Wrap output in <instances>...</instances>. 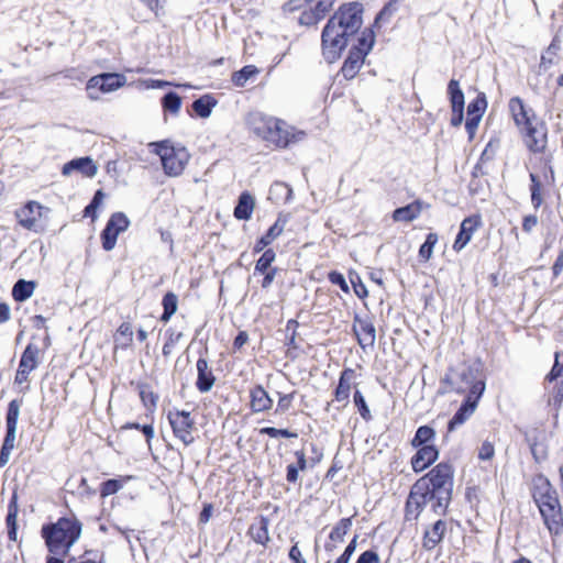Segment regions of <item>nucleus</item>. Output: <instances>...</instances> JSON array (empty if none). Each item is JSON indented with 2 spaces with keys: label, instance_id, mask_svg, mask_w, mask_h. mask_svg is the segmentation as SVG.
Instances as JSON below:
<instances>
[{
  "label": "nucleus",
  "instance_id": "nucleus-50",
  "mask_svg": "<svg viewBox=\"0 0 563 563\" xmlns=\"http://www.w3.org/2000/svg\"><path fill=\"white\" fill-rule=\"evenodd\" d=\"M261 434H267L271 438H297L298 434L296 432H291L287 429H277L274 427H265L260 430Z\"/></svg>",
  "mask_w": 563,
  "mask_h": 563
},
{
  "label": "nucleus",
  "instance_id": "nucleus-36",
  "mask_svg": "<svg viewBox=\"0 0 563 563\" xmlns=\"http://www.w3.org/2000/svg\"><path fill=\"white\" fill-rule=\"evenodd\" d=\"M352 527L351 518L341 519L331 530L329 534V539L336 542L342 543L344 541V537L349 532Z\"/></svg>",
  "mask_w": 563,
  "mask_h": 563
},
{
  "label": "nucleus",
  "instance_id": "nucleus-19",
  "mask_svg": "<svg viewBox=\"0 0 563 563\" xmlns=\"http://www.w3.org/2000/svg\"><path fill=\"white\" fill-rule=\"evenodd\" d=\"M439 456V452L434 445L419 446V450L411 459V466L416 473L424 471Z\"/></svg>",
  "mask_w": 563,
  "mask_h": 563
},
{
  "label": "nucleus",
  "instance_id": "nucleus-57",
  "mask_svg": "<svg viewBox=\"0 0 563 563\" xmlns=\"http://www.w3.org/2000/svg\"><path fill=\"white\" fill-rule=\"evenodd\" d=\"M404 0H390L379 12V14L376 18V22L380 19L389 18L398 9V4L402 2Z\"/></svg>",
  "mask_w": 563,
  "mask_h": 563
},
{
  "label": "nucleus",
  "instance_id": "nucleus-48",
  "mask_svg": "<svg viewBox=\"0 0 563 563\" xmlns=\"http://www.w3.org/2000/svg\"><path fill=\"white\" fill-rule=\"evenodd\" d=\"M550 382H558L563 386V362L560 361V354L555 353V362L554 365L547 377Z\"/></svg>",
  "mask_w": 563,
  "mask_h": 563
},
{
  "label": "nucleus",
  "instance_id": "nucleus-64",
  "mask_svg": "<svg viewBox=\"0 0 563 563\" xmlns=\"http://www.w3.org/2000/svg\"><path fill=\"white\" fill-rule=\"evenodd\" d=\"M537 224H538L537 216H532V214L526 216L522 221V230L527 233H530L537 227Z\"/></svg>",
  "mask_w": 563,
  "mask_h": 563
},
{
  "label": "nucleus",
  "instance_id": "nucleus-5",
  "mask_svg": "<svg viewBox=\"0 0 563 563\" xmlns=\"http://www.w3.org/2000/svg\"><path fill=\"white\" fill-rule=\"evenodd\" d=\"M151 152L161 157L164 172L167 176L177 177L183 174L190 155L185 147H175L170 141L152 142Z\"/></svg>",
  "mask_w": 563,
  "mask_h": 563
},
{
  "label": "nucleus",
  "instance_id": "nucleus-29",
  "mask_svg": "<svg viewBox=\"0 0 563 563\" xmlns=\"http://www.w3.org/2000/svg\"><path fill=\"white\" fill-rule=\"evenodd\" d=\"M35 286L34 282H27L24 279L18 280L12 289L14 300L22 302L29 299L33 295Z\"/></svg>",
  "mask_w": 563,
  "mask_h": 563
},
{
  "label": "nucleus",
  "instance_id": "nucleus-38",
  "mask_svg": "<svg viewBox=\"0 0 563 563\" xmlns=\"http://www.w3.org/2000/svg\"><path fill=\"white\" fill-rule=\"evenodd\" d=\"M162 305L164 307V312L161 317V320L167 322L172 318V316L177 311L178 297L174 292H167L163 297Z\"/></svg>",
  "mask_w": 563,
  "mask_h": 563
},
{
  "label": "nucleus",
  "instance_id": "nucleus-40",
  "mask_svg": "<svg viewBox=\"0 0 563 563\" xmlns=\"http://www.w3.org/2000/svg\"><path fill=\"white\" fill-rule=\"evenodd\" d=\"M434 430L428 426H421L416 431L415 438L411 441L413 448L428 445L427 443L434 438Z\"/></svg>",
  "mask_w": 563,
  "mask_h": 563
},
{
  "label": "nucleus",
  "instance_id": "nucleus-31",
  "mask_svg": "<svg viewBox=\"0 0 563 563\" xmlns=\"http://www.w3.org/2000/svg\"><path fill=\"white\" fill-rule=\"evenodd\" d=\"M530 191H531V203L534 209H538L543 203V186L544 183L539 175L533 173L530 174Z\"/></svg>",
  "mask_w": 563,
  "mask_h": 563
},
{
  "label": "nucleus",
  "instance_id": "nucleus-51",
  "mask_svg": "<svg viewBox=\"0 0 563 563\" xmlns=\"http://www.w3.org/2000/svg\"><path fill=\"white\" fill-rule=\"evenodd\" d=\"M486 99L485 97H477L474 101H472L467 107V115L474 117L479 114V118L483 117V113L486 108Z\"/></svg>",
  "mask_w": 563,
  "mask_h": 563
},
{
  "label": "nucleus",
  "instance_id": "nucleus-45",
  "mask_svg": "<svg viewBox=\"0 0 563 563\" xmlns=\"http://www.w3.org/2000/svg\"><path fill=\"white\" fill-rule=\"evenodd\" d=\"M438 242V235L435 233H429L424 243L420 246L419 256L428 261L433 252V247Z\"/></svg>",
  "mask_w": 563,
  "mask_h": 563
},
{
  "label": "nucleus",
  "instance_id": "nucleus-56",
  "mask_svg": "<svg viewBox=\"0 0 563 563\" xmlns=\"http://www.w3.org/2000/svg\"><path fill=\"white\" fill-rule=\"evenodd\" d=\"M495 455L494 444L489 441H484L478 450V457L483 461H489Z\"/></svg>",
  "mask_w": 563,
  "mask_h": 563
},
{
  "label": "nucleus",
  "instance_id": "nucleus-41",
  "mask_svg": "<svg viewBox=\"0 0 563 563\" xmlns=\"http://www.w3.org/2000/svg\"><path fill=\"white\" fill-rule=\"evenodd\" d=\"M256 74V67L253 65H247L232 75V81L236 87H244L247 80Z\"/></svg>",
  "mask_w": 563,
  "mask_h": 563
},
{
  "label": "nucleus",
  "instance_id": "nucleus-14",
  "mask_svg": "<svg viewBox=\"0 0 563 563\" xmlns=\"http://www.w3.org/2000/svg\"><path fill=\"white\" fill-rule=\"evenodd\" d=\"M21 401L13 399L9 402L5 422H7V433L3 440L2 449L4 450H13L15 438H16V429H18V420L20 416Z\"/></svg>",
  "mask_w": 563,
  "mask_h": 563
},
{
  "label": "nucleus",
  "instance_id": "nucleus-23",
  "mask_svg": "<svg viewBox=\"0 0 563 563\" xmlns=\"http://www.w3.org/2000/svg\"><path fill=\"white\" fill-rule=\"evenodd\" d=\"M74 170H78L87 177H93L98 168L90 157H80L66 163L63 166V175L69 176Z\"/></svg>",
  "mask_w": 563,
  "mask_h": 563
},
{
  "label": "nucleus",
  "instance_id": "nucleus-15",
  "mask_svg": "<svg viewBox=\"0 0 563 563\" xmlns=\"http://www.w3.org/2000/svg\"><path fill=\"white\" fill-rule=\"evenodd\" d=\"M312 2L309 10H305L299 16V23L302 25H313L322 20L332 9L335 0H306Z\"/></svg>",
  "mask_w": 563,
  "mask_h": 563
},
{
  "label": "nucleus",
  "instance_id": "nucleus-54",
  "mask_svg": "<svg viewBox=\"0 0 563 563\" xmlns=\"http://www.w3.org/2000/svg\"><path fill=\"white\" fill-rule=\"evenodd\" d=\"M140 397L144 406L148 407H156L157 396L154 395L153 391H151L146 385H140Z\"/></svg>",
  "mask_w": 563,
  "mask_h": 563
},
{
  "label": "nucleus",
  "instance_id": "nucleus-7",
  "mask_svg": "<svg viewBox=\"0 0 563 563\" xmlns=\"http://www.w3.org/2000/svg\"><path fill=\"white\" fill-rule=\"evenodd\" d=\"M363 7L361 3L351 2L343 4L339 10L328 20L325 24V37L338 23L344 27L345 32H356L361 29L363 19Z\"/></svg>",
  "mask_w": 563,
  "mask_h": 563
},
{
  "label": "nucleus",
  "instance_id": "nucleus-27",
  "mask_svg": "<svg viewBox=\"0 0 563 563\" xmlns=\"http://www.w3.org/2000/svg\"><path fill=\"white\" fill-rule=\"evenodd\" d=\"M40 347L36 344L29 343L21 355L19 367L31 373L40 365Z\"/></svg>",
  "mask_w": 563,
  "mask_h": 563
},
{
  "label": "nucleus",
  "instance_id": "nucleus-13",
  "mask_svg": "<svg viewBox=\"0 0 563 563\" xmlns=\"http://www.w3.org/2000/svg\"><path fill=\"white\" fill-rule=\"evenodd\" d=\"M522 132L525 133V142L530 151L534 153L544 151L548 142V130L543 121L537 119Z\"/></svg>",
  "mask_w": 563,
  "mask_h": 563
},
{
  "label": "nucleus",
  "instance_id": "nucleus-59",
  "mask_svg": "<svg viewBox=\"0 0 563 563\" xmlns=\"http://www.w3.org/2000/svg\"><path fill=\"white\" fill-rule=\"evenodd\" d=\"M559 51V45L555 42H552L545 53L541 56V65H551L553 63V57L556 55Z\"/></svg>",
  "mask_w": 563,
  "mask_h": 563
},
{
  "label": "nucleus",
  "instance_id": "nucleus-22",
  "mask_svg": "<svg viewBox=\"0 0 563 563\" xmlns=\"http://www.w3.org/2000/svg\"><path fill=\"white\" fill-rule=\"evenodd\" d=\"M479 399L473 397H466L465 401L461 405L459 410L454 413L452 419L449 421V431L455 430L462 426L475 411Z\"/></svg>",
  "mask_w": 563,
  "mask_h": 563
},
{
  "label": "nucleus",
  "instance_id": "nucleus-11",
  "mask_svg": "<svg viewBox=\"0 0 563 563\" xmlns=\"http://www.w3.org/2000/svg\"><path fill=\"white\" fill-rule=\"evenodd\" d=\"M49 212V208L42 206L36 201H29L24 207L15 211V216L21 227L40 232L42 229H40L37 220L41 218H47Z\"/></svg>",
  "mask_w": 563,
  "mask_h": 563
},
{
  "label": "nucleus",
  "instance_id": "nucleus-9",
  "mask_svg": "<svg viewBox=\"0 0 563 563\" xmlns=\"http://www.w3.org/2000/svg\"><path fill=\"white\" fill-rule=\"evenodd\" d=\"M168 421L173 429L174 435L179 439L185 445L194 443L195 420L189 411L175 410L169 411L167 415Z\"/></svg>",
  "mask_w": 563,
  "mask_h": 563
},
{
  "label": "nucleus",
  "instance_id": "nucleus-34",
  "mask_svg": "<svg viewBox=\"0 0 563 563\" xmlns=\"http://www.w3.org/2000/svg\"><path fill=\"white\" fill-rule=\"evenodd\" d=\"M216 104L217 101L211 96L206 95L192 102V109L200 118H208Z\"/></svg>",
  "mask_w": 563,
  "mask_h": 563
},
{
  "label": "nucleus",
  "instance_id": "nucleus-6",
  "mask_svg": "<svg viewBox=\"0 0 563 563\" xmlns=\"http://www.w3.org/2000/svg\"><path fill=\"white\" fill-rule=\"evenodd\" d=\"M418 481H426V486L437 494L438 506L450 504L453 490V470L450 464H438Z\"/></svg>",
  "mask_w": 563,
  "mask_h": 563
},
{
  "label": "nucleus",
  "instance_id": "nucleus-16",
  "mask_svg": "<svg viewBox=\"0 0 563 563\" xmlns=\"http://www.w3.org/2000/svg\"><path fill=\"white\" fill-rule=\"evenodd\" d=\"M353 331L363 350L373 347L376 341V330L369 318H354Z\"/></svg>",
  "mask_w": 563,
  "mask_h": 563
},
{
  "label": "nucleus",
  "instance_id": "nucleus-42",
  "mask_svg": "<svg viewBox=\"0 0 563 563\" xmlns=\"http://www.w3.org/2000/svg\"><path fill=\"white\" fill-rule=\"evenodd\" d=\"M269 194L277 199H283L285 202L289 201L292 196V189L287 184L277 181L272 185Z\"/></svg>",
  "mask_w": 563,
  "mask_h": 563
},
{
  "label": "nucleus",
  "instance_id": "nucleus-20",
  "mask_svg": "<svg viewBox=\"0 0 563 563\" xmlns=\"http://www.w3.org/2000/svg\"><path fill=\"white\" fill-rule=\"evenodd\" d=\"M446 531V522L443 520L435 521L430 528L426 529L422 538V548L431 551L443 539Z\"/></svg>",
  "mask_w": 563,
  "mask_h": 563
},
{
  "label": "nucleus",
  "instance_id": "nucleus-61",
  "mask_svg": "<svg viewBox=\"0 0 563 563\" xmlns=\"http://www.w3.org/2000/svg\"><path fill=\"white\" fill-rule=\"evenodd\" d=\"M356 563H380V559L377 552L367 550L358 556Z\"/></svg>",
  "mask_w": 563,
  "mask_h": 563
},
{
  "label": "nucleus",
  "instance_id": "nucleus-17",
  "mask_svg": "<svg viewBox=\"0 0 563 563\" xmlns=\"http://www.w3.org/2000/svg\"><path fill=\"white\" fill-rule=\"evenodd\" d=\"M545 527L553 536L563 534V509L561 503L539 510Z\"/></svg>",
  "mask_w": 563,
  "mask_h": 563
},
{
  "label": "nucleus",
  "instance_id": "nucleus-3",
  "mask_svg": "<svg viewBox=\"0 0 563 563\" xmlns=\"http://www.w3.org/2000/svg\"><path fill=\"white\" fill-rule=\"evenodd\" d=\"M246 124L256 136L278 147H286L296 139L285 121L260 111L249 113Z\"/></svg>",
  "mask_w": 563,
  "mask_h": 563
},
{
  "label": "nucleus",
  "instance_id": "nucleus-4",
  "mask_svg": "<svg viewBox=\"0 0 563 563\" xmlns=\"http://www.w3.org/2000/svg\"><path fill=\"white\" fill-rule=\"evenodd\" d=\"M429 505L435 515H444L449 507V504L438 506L437 494L429 486H426V481H417L411 487L406 503L407 520L418 519L422 510Z\"/></svg>",
  "mask_w": 563,
  "mask_h": 563
},
{
  "label": "nucleus",
  "instance_id": "nucleus-39",
  "mask_svg": "<svg viewBox=\"0 0 563 563\" xmlns=\"http://www.w3.org/2000/svg\"><path fill=\"white\" fill-rule=\"evenodd\" d=\"M555 489L551 485L550 481L539 474L533 478V487H532V497L533 499L539 498L540 495H547L550 492H554Z\"/></svg>",
  "mask_w": 563,
  "mask_h": 563
},
{
  "label": "nucleus",
  "instance_id": "nucleus-33",
  "mask_svg": "<svg viewBox=\"0 0 563 563\" xmlns=\"http://www.w3.org/2000/svg\"><path fill=\"white\" fill-rule=\"evenodd\" d=\"M284 231V225L276 221L256 243L254 251L261 252L269 245L277 236H279Z\"/></svg>",
  "mask_w": 563,
  "mask_h": 563
},
{
  "label": "nucleus",
  "instance_id": "nucleus-18",
  "mask_svg": "<svg viewBox=\"0 0 563 563\" xmlns=\"http://www.w3.org/2000/svg\"><path fill=\"white\" fill-rule=\"evenodd\" d=\"M482 224L481 218L478 216H472L468 218H465L460 227V232L456 235V239L453 244V249L456 252H460L463 250L467 243L471 241L474 232L479 228Z\"/></svg>",
  "mask_w": 563,
  "mask_h": 563
},
{
  "label": "nucleus",
  "instance_id": "nucleus-21",
  "mask_svg": "<svg viewBox=\"0 0 563 563\" xmlns=\"http://www.w3.org/2000/svg\"><path fill=\"white\" fill-rule=\"evenodd\" d=\"M197 382L196 386L200 393H208L214 385L216 377L212 371L209 368V364L205 357H200L197 361Z\"/></svg>",
  "mask_w": 563,
  "mask_h": 563
},
{
  "label": "nucleus",
  "instance_id": "nucleus-43",
  "mask_svg": "<svg viewBox=\"0 0 563 563\" xmlns=\"http://www.w3.org/2000/svg\"><path fill=\"white\" fill-rule=\"evenodd\" d=\"M162 103L166 111L177 114L181 106V98L175 92H168L163 97Z\"/></svg>",
  "mask_w": 563,
  "mask_h": 563
},
{
  "label": "nucleus",
  "instance_id": "nucleus-60",
  "mask_svg": "<svg viewBox=\"0 0 563 563\" xmlns=\"http://www.w3.org/2000/svg\"><path fill=\"white\" fill-rule=\"evenodd\" d=\"M329 280L332 284L338 285L343 291H345V292L349 291L347 283H346L344 276L341 273H339V272H331L329 274Z\"/></svg>",
  "mask_w": 563,
  "mask_h": 563
},
{
  "label": "nucleus",
  "instance_id": "nucleus-32",
  "mask_svg": "<svg viewBox=\"0 0 563 563\" xmlns=\"http://www.w3.org/2000/svg\"><path fill=\"white\" fill-rule=\"evenodd\" d=\"M357 42V45L353 46L351 51L360 52L362 53V56L366 57L375 42L374 32L369 29L364 30L361 33V36L358 37Z\"/></svg>",
  "mask_w": 563,
  "mask_h": 563
},
{
  "label": "nucleus",
  "instance_id": "nucleus-58",
  "mask_svg": "<svg viewBox=\"0 0 563 563\" xmlns=\"http://www.w3.org/2000/svg\"><path fill=\"white\" fill-rule=\"evenodd\" d=\"M479 114H476L474 117L467 115L466 122H465V129L468 133L470 139H473V136L476 133L477 126L481 122Z\"/></svg>",
  "mask_w": 563,
  "mask_h": 563
},
{
  "label": "nucleus",
  "instance_id": "nucleus-26",
  "mask_svg": "<svg viewBox=\"0 0 563 563\" xmlns=\"http://www.w3.org/2000/svg\"><path fill=\"white\" fill-rule=\"evenodd\" d=\"M365 57L362 56V53L360 52H353L350 49L349 55L343 63V66L341 68V73L343 77L347 80L353 79L357 73L360 71Z\"/></svg>",
  "mask_w": 563,
  "mask_h": 563
},
{
  "label": "nucleus",
  "instance_id": "nucleus-35",
  "mask_svg": "<svg viewBox=\"0 0 563 563\" xmlns=\"http://www.w3.org/2000/svg\"><path fill=\"white\" fill-rule=\"evenodd\" d=\"M452 109H464V93L460 89V84L455 79H451L448 86Z\"/></svg>",
  "mask_w": 563,
  "mask_h": 563
},
{
  "label": "nucleus",
  "instance_id": "nucleus-44",
  "mask_svg": "<svg viewBox=\"0 0 563 563\" xmlns=\"http://www.w3.org/2000/svg\"><path fill=\"white\" fill-rule=\"evenodd\" d=\"M275 252L273 250H266L262 256L257 260L255 265V273L264 274L269 268L271 264L275 260Z\"/></svg>",
  "mask_w": 563,
  "mask_h": 563
},
{
  "label": "nucleus",
  "instance_id": "nucleus-46",
  "mask_svg": "<svg viewBox=\"0 0 563 563\" xmlns=\"http://www.w3.org/2000/svg\"><path fill=\"white\" fill-rule=\"evenodd\" d=\"M538 118L531 109H526L523 112L517 114L514 120L521 131H525Z\"/></svg>",
  "mask_w": 563,
  "mask_h": 563
},
{
  "label": "nucleus",
  "instance_id": "nucleus-53",
  "mask_svg": "<svg viewBox=\"0 0 563 563\" xmlns=\"http://www.w3.org/2000/svg\"><path fill=\"white\" fill-rule=\"evenodd\" d=\"M102 199H103V192H102V190H98L95 194L91 202L85 208V210H84L85 217H91L93 220L97 217L96 210L99 207V205L101 203Z\"/></svg>",
  "mask_w": 563,
  "mask_h": 563
},
{
  "label": "nucleus",
  "instance_id": "nucleus-47",
  "mask_svg": "<svg viewBox=\"0 0 563 563\" xmlns=\"http://www.w3.org/2000/svg\"><path fill=\"white\" fill-rule=\"evenodd\" d=\"M353 399H354V404H355L361 417L365 421H369L372 419V415H371L369 408L365 401L363 394L360 390H356L354 393Z\"/></svg>",
  "mask_w": 563,
  "mask_h": 563
},
{
  "label": "nucleus",
  "instance_id": "nucleus-30",
  "mask_svg": "<svg viewBox=\"0 0 563 563\" xmlns=\"http://www.w3.org/2000/svg\"><path fill=\"white\" fill-rule=\"evenodd\" d=\"M252 539L260 544H265L269 540L268 520L264 517L257 523H253L249 530Z\"/></svg>",
  "mask_w": 563,
  "mask_h": 563
},
{
  "label": "nucleus",
  "instance_id": "nucleus-49",
  "mask_svg": "<svg viewBox=\"0 0 563 563\" xmlns=\"http://www.w3.org/2000/svg\"><path fill=\"white\" fill-rule=\"evenodd\" d=\"M122 483L119 479H108L101 484L100 495L107 497L118 493L122 488Z\"/></svg>",
  "mask_w": 563,
  "mask_h": 563
},
{
  "label": "nucleus",
  "instance_id": "nucleus-37",
  "mask_svg": "<svg viewBox=\"0 0 563 563\" xmlns=\"http://www.w3.org/2000/svg\"><path fill=\"white\" fill-rule=\"evenodd\" d=\"M420 213L418 205H408L402 208H398L394 211L393 218L395 221L409 222L416 219Z\"/></svg>",
  "mask_w": 563,
  "mask_h": 563
},
{
  "label": "nucleus",
  "instance_id": "nucleus-8",
  "mask_svg": "<svg viewBox=\"0 0 563 563\" xmlns=\"http://www.w3.org/2000/svg\"><path fill=\"white\" fill-rule=\"evenodd\" d=\"M356 32H345L344 27H342L339 23L332 29L329 36L325 37V27L321 34V46H322V55L324 59L332 64L336 62L342 51L346 47L349 37L354 35Z\"/></svg>",
  "mask_w": 563,
  "mask_h": 563
},
{
  "label": "nucleus",
  "instance_id": "nucleus-24",
  "mask_svg": "<svg viewBox=\"0 0 563 563\" xmlns=\"http://www.w3.org/2000/svg\"><path fill=\"white\" fill-rule=\"evenodd\" d=\"M354 376L355 372L352 368H345L340 375L339 384L334 393V398L343 406L349 404L351 385Z\"/></svg>",
  "mask_w": 563,
  "mask_h": 563
},
{
  "label": "nucleus",
  "instance_id": "nucleus-63",
  "mask_svg": "<svg viewBox=\"0 0 563 563\" xmlns=\"http://www.w3.org/2000/svg\"><path fill=\"white\" fill-rule=\"evenodd\" d=\"M118 333L126 339V343L130 344L133 340V330L132 325L129 322H123L119 329Z\"/></svg>",
  "mask_w": 563,
  "mask_h": 563
},
{
  "label": "nucleus",
  "instance_id": "nucleus-2",
  "mask_svg": "<svg viewBox=\"0 0 563 563\" xmlns=\"http://www.w3.org/2000/svg\"><path fill=\"white\" fill-rule=\"evenodd\" d=\"M81 522L75 517L59 518L43 526L42 537L51 554L65 556L81 534Z\"/></svg>",
  "mask_w": 563,
  "mask_h": 563
},
{
  "label": "nucleus",
  "instance_id": "nucleus-28",
  "mask_svg": "<svg viewBox=\"0 0 563 563\" xmlns=\"http://www.w3.org/2000/svg\"><path fill=\"white\" fill-rule=\"evenodd\" d=\"M254 206V198L250 194L243 192L240 196L239 202L234 209L235 218L239 220H249L252 216Z\"/></svg>",
  "mask_w": 563,
  "mask_h": 563
},
{
  "label": "nucleus",
  "instance_id": "nucleus-25",
  "mask_svg": "<svg viewBox=\"0 0 563 563\" xmlns=\"http://www.w3.org/2000/svg\"><path fill=\"white\" fill-rule=\"evenodd\" d=\"M250 397L251 409L255 413L267 411L273 406V399L261 385H257L251 389Z\"/></svg>",
  "mask_w": 563,
  "mask_h": 563
},
{
  "label": "nucleus",
  "instance_id": "nucleus-62",
  "mask_svg": "<svg viewBox=\"0 0 563 563\" xmlns=\"http://www.w3.org/2000/svg\"><path fill=\"white\" fill-rule=\"evenodd\" d=\"M527 108L523 104V101L519 97H514L509 101V110L511 112L512 118L517 114L523 112Z\"/></svg>",
  "mask_w": 563,
  "mask_h": 563
},
{
  "label": "nucleus",
  "instance_id": "nucleus-55",
  "mask_svg": "<svg viewBox=\"0 0 563 563\" xmlns=\"http://www.w3.org/2000/svg\"><path fill=\"white\" fill-rule=\"evenodd\" d=\"M278 395H279V399H278L276 412L285 413L291 407V402L294 400L295 393L285 394V395L278 393Z\"/></svg>",
  "mask_w": 563,
  "mask_h": 563
},
{
  "label": "nucleus",
  "instance_id": "nucleus-52",
  "mask_svg": "<svg viewBox=\"0 0 563 563\" xmlns=\"http://www.w3.org/2000/svg\"><path fill=\"white\" fill-rule=\"evenodd\" d=\"M539 510L549 507L550 505H556L559 503V496L556 490L550 492L547 495H540L539 498L534 499Z\"/></svg>",
  "mask_w": 563,
  "mask_h": 563
},
{
  "label": "nucleus",
  "instance_id": "nucleus-10",
  "mask_svg": "<svg viewBox=\"0 0 563 563\" xmlns=\"http://www.w3.org/2000/svg\"><path fill=\"white\" fill-rule=\"evenodd\" d=\"M130 225L129 218L123 212H114L101 232L102 247L111 251L117 244L119 234L125 232Z\"/></svg>",
  "mask_w": 563,
  "mask_h": 563
},
{
  "label": "nucleus",
  "instance_id": "nucleus-12",
  "mask_svg": "<svg viewBox=\"0 0 563 563\" xmlns=\"http://www.w3.org/2000/svg\"><path fill=\"white\" fill-rule=\"evenodd\" d=\"M126 82V77L121 74L106 73L98 76H93L88 80L87 90L91 99H97L98 96H93L92 90L98 89L101 92L114 91Z\"/></svg>",
  "mask_w": 563,
  "mask_h": 563
},
{
  "label": "nucleus",
  "instance_id": "nucleus-1",
  "mask_svg": "<svg viewBox=\"0 0 563 563\" xmlns=\"http://www.w3.org/2000/svg\"><path fill=\"white\" fill-rule=\"evenodd\" d=\"M442 393L456 391L467 394L466 397L479 399L485 390L484 376L478 364H462L449 372L441 380Z\"/></svg>",
  "mask_w": 563,
  "mask_h": 563
}]
</instances>
